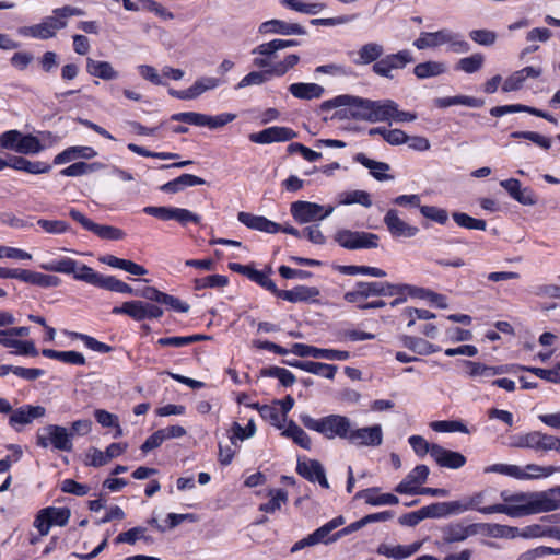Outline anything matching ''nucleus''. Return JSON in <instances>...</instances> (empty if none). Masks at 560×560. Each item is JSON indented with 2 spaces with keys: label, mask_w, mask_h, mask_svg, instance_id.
Returning <instances> with one entry per match:
<instances>
[{
  "label": "nucleus",
  "mask_w": 560,
  "mask_h": 560,
  "mask_svg": "<svg viewBox=\"0 0 560 560\" xmlns=\"http://www.w3.org/2000/svg\"><path fill=\"white\" fill-rule=\"evenodd\" d=\"M384 54V47L377 43H368L360 47L358 55L359 59L355 60L358 65H369L376 62Z\"/></svg>",
  "instance_id": "58836bf2"
},
{
  "label": "nucleus",
  "mask_w": 560,
  "mask_h": 560,
  "mask_svg": "<svg viewBox=\"0 0 560 560\" xmlns=\"http://www.w3.org/2000/svg\"><path fill=\"white\" fill-rule=\"evenodd\" d=\"M483 55L480 52H476L468 57L459 59V61L456 63V69L467 74H471L479 71L483 67Z\"/></svg>",
  "instance_id": "c03bdc74"
},
{
  "label": "nucleus",
  "mask_w": 560,
  "mask_h": 560,
  "mask_svg": "<svg viewBox=\"0 0 560 560\" xmlns=\"http://www.w3.org/2000/svg\"><path fill=\"white\" fill-rule=\"evenodd\" d=\"M282 435L292 439L295 444L304 450H311L312 441L308 434L300 428L293 420H290Z\"/></svg>",
  "instance_id": "ea45409f"
},
{
  "label": "nucleus",
  "mask_w": 560,
  "mask_h": 560,
  "mask_svg": "<svg viewBox=\"0 0 560 560\" xmlns=\"http://www.w3.org/2000/svg\"><path fill=\"white\" fill-rule=\"evenodd\" d=\"M446 70H447V67H446L445 62L430 60V61L418 63L413 68V74L418 79L422 80V79L441 75V74L445 73Z\"/></svg>",
  "instance_id": "e433bc0d"
},
{
  "label": "nucleus",
  "mask_w": 560,
  "mask_h": 560,
  "mask_svg": "<svg viewBox=\"0 0 560 560\" xmlns=\"http://www.w3.org/2000/svg\"><path fill=\"white\" fill-rule=\"evenodd\" d=\"M452 218L459 226L468 230L485 231L487 228V222L485 220L475 219L464 212H453Z\"/></svg>",
  "instance_id": "3c124183"
},
{
  "label": "nucleus",
  "mask_w": 560,
  "mask_h": 560,
  "mask_svg": "<svg viewBox=\"0 0 560 560\" xmlns=\"http://www.w3.org/2000/svg\"><path fill=\"white\" fill-rule=\"evenodd\" d=\"M98 288L118 293L131 294L133 292L128 283L112 276H103Z\"/></svg>",
  "instance_id": "4d7b16f0"
},
{
  "label": "nucleus",
  "mask_w": 560,
  "mask_h": 560,
  "mask_svg": "<svg viewBox=\"0 0 560 560\" xmlns=\"http://www.w3.org/2000/svg\"><path fill=\"white\" fill-rule=\"evenodd\" d=\"M296 471L300 476L311 482H318L323 488L328 489L329 482L326 478L324 466L316 459L299 462Z\"/></svg>",
  "instance_id": "a211bd4d"
},
{
  "label": "nucleus",
  "mask_w": 560,
  "mask_h": 560,
  "mask_svg": "<svg viewBox=\"0 0 560 560\" xmlns=\"http://www.w3.org/2000/svg\"><path fill=\"white\" fill-rule=\"evenodd\" d=\"M46 409L43 406L24 405L12 409L9 417V425L15 431H21L24 425L31 424L35 419L43 418Z\"/></svg>",
  "instance_id": "4468645a"
},
{
  "label": "nucleus",
  "mask_w": 560,
  "mask_h": 560,
  "mask_svg": "<svg viewBox=\"0 0 560 560\" xmlns=\"http://www.w3.org/2000/svg\"><path fill=\"white\" fill-rule=\"evenodd\" d=\"M477 535L492 538H504V525L493 523H476Z\"/></svg>",
  "instance_id": "338daca9"
},
{
  "label": "nucleus",
  "mask_w": 560,
  "mask_h": 560,
  "mask_svg": "<svg viewBox=\"0 0 560 560\" xmlns=\"http://www.w3.org/2000/svg\"><path fill=\"white\" fill-rule=\"evenodd\" d=\"M415 58L412 52L408 49H402L394 54H388L373 63L372 70L375 74L386 79H394V71L406 68L409 63L413 62Z\"/></svg>",
  "instance_id": "0eeeda50"
},
{
  "label": "nucleus",
  "mask_w": 560,
  "mask_h": 560,
  "mask_svg": "<svg viewBox=\"0 0 560 560\" xmlns=\"http://www.w3.org/2000/svg\"><path fill=\"white\" fill-rule=\"evenodd\" d=\"M541 74L540 68L525 67L508 77L502 85L503 92L520 90L527 78H538Z\"/></svg>",
  "instance_id": "c85d7f7f"
},
{
  "label": "nucleus",
  "mask_w": 560,
  "mask_h": 560,
  "mask_svg": "<svg viewBox=\"0 0 560 560\" xmlns=\"http://www.w3.org/2000/svg\"><path fill=\"white\" fill-rule=\"evenodd\" d=\"M339 205H353L359 203L363 207L370 208L372 206V200L369 192L364 190H352L342 192L339 196Z\"/></svg>",
  "instance_id": "49530a36"
},
{
  "label": "nucleus",
  "mask_w": 560,
  "mask_h": 560,
  "mask_svg": "<svg viewBox=\"0 0 560 560\" xmlns=\"http://www.w3.org/2000/svg\"><path fill=\"white\" fill-rule=\"evenodd\" d=\"M113 314H125L133 320L141 322L144 319H155L163 315V310L152 303L141 300H132L124 302L120 306H115L112 311Z\"/></svg>",
  "instance_id": "6e6552de"
},
{
  "label": "nucleus",
  "mask_w": 560,
  "mask_h": 560,
  "mask_svg": "<svg viewBox=\"0 0 560 560\" xmlns=\"http://www.w3.org/2000/svg\"><path fill=\"white\" fill-rule=\"evenodd\" d=\"M324 210V206L310 201H294L291 203V214L294 220L301 224L320 221V211Z\"/></svg>",
  "instance_id": "dca6fc26"
},
{
  "label": "nucleus",
  "mask_w": 560,
  "mask_h": 560,
  "mask_svg": "<svg viewBox=\"0 0 560 560\" xmlns=\"http://www.w3.org/2000/svg\"><path fill=\"white\" fill-rule=\"evenodd\" d=\"M144 540L147 542L152 541V539L145 535L144 527H133L127 532L120 533L116 538V544H129L133 545L137 540Z\"/></svg>",
  "instance_id": "8fccbe9b"
},
{
  "label": "nucleus",
  "mask_w": 560,
  "mask_h": 560,
  "mask_svg": "<svg viewBox=\"0 0 560 560\" xmlns=\"http://www.w3.org/2000/svg\"><path fill=\"white\" fill-rule=\"evenodd\" d=\"M340 271L343 275H350V276L365 275V276H371V277H376V278H383L386 276V272L383 269L376 268V267H370V266H354V265L341 266Z\"/></svg>",
  "instance_id": "603ef678"
},
{
  "label": "nucleus",
  "mask_w": 560,
  "mask_h": 560,
  "mask_svg": "<svg viewBox=\"0 0 560 560\" xmlns=\"http://www.w3.org/2000/svg\"><path fill=\"white\" fill-rule=\"evenodd\" d=\"M384 223L389 233L395 237H413L418 234L417 226L408 224L406 221L398 217L395 209H389L384 217Z\"/></svg>",
  "instance_id": "6ab92c4d"
},
{
  "label": "nucleus",
  "mask_w": 560,
  "mask_h": 560,
  "mask_svg": "<svg viewBox=\"0 0 560 560\" xmlns=\"http://www.w3.org/2000/svg\"><path fill=\"white\" fill-rule=\"evenodd\" d=\"M37 225L48 234H63L69 230V224L62 220H37Z\"/></svg>",
  "instance_id": "680f3d73"
},
{
  "label": "nucleus",
  "mask_w": 560,
  "mask_h": 560,
  "mask_svg": "<svg viewBox=\"0 0 560 560\" xmlns=\"http://www.w3.org/2000/svg\"><path fill=\"white\" fill-rule=\"evenodd\" d=\"M492 494V490L486 489L468 497L470 510H475L483 514L500 513V511L493 510L500 506L501 503H493Z\"/></svg>",
  "instance_id": "cd10ccee"
},
{
  "label": "nucleus",
  "mask_w": 560,
  "mask_h": 560,
  "mask_svg": "<svg viewBox=\"0 0 560 560\" xmlns=\"http://www.w3.org/2000/svg\"><path fill=\"white\" fill-rule=\"evenodd\" d=\"M49 444L58 451L71 452L73 448L72 434L65 427L48 424L37 433V445L46 448Z\"/></svg>",
  "instance_id": "39448f33"
},
{
  "label": "nucleus",
  "mask_w": 560,
  "mask_h": 560,
  "mask_svg": "<svg viewBox=\"0 0 560 560\" xmlns=\"http://www.w3.org/2000/svg\"><path fill=\"white\" fill-rule=\"evenodd\" d=\"M521 112L528 113L530 115L544 118L552 124H557V119L552 115H550L544 110H540L538 108L528 106V105L511 104V105L494 106L490 109V114L493 117H501L506 114L521 113Z\"/></svg>",
  "instance_id": "a878e982"
},
{
  "label": "nucleus",
  "mask_w": 560,
  "mask_h": 560,
  "mask_svg": "<svg viewBox=\"0 0 560 560\" xmlns=\"http://www.w3.org/2000/svg\"><path fill=\"white\" fill-rule=\"evenodd\" d=\"M268 495L270 500L259 506V510L266 513H275L288 501V493L283 489H270Z\"/></svg>",
  "instance_id": "79ce46f5"
},
{
  "label": "nucleus",
  "mask_w": 560,
  "mask_h": 560,
  "mask_svg": "<svg viewBox=\"0 0 560 560\" xmlns=\"http://www.w3.org/2000/svg\"><path fill=\"white\" fill-rule=\"evenodd\" d=\"M354 161L369 168L371 175L377 180L382 182L393 179V176L387 174L390 166L385 162L374 161L368 158L364 153H357L354 155Z\"/></svg>",
  "instance_id": "7c9ffc66"
},
{
  "label": "nucleus",
  "mask_w": 560,
  "mask_h": 560,
  "mask_svg": "<svg viewBox=\"0 0 560 560\" xmlns=\"http://www.w3.org/2000/svg\"><path fill=\"white\" fill-rule=\"evenodd\" d=\"M377 488H370L362 491H359L355 494V498H363L365 502L373 506L380 505H396L399 503L398 497L392 493H383L380 495H374V492H377Z\"/></svg>",
  "instance_id": "c9c22d12"
},
{
  "label": "nucleus",
  "mask_w": 560,
  "mask_h": 560,
  "mask_svg": "<svg viewBox=\"0 0 560 560\" xmlns=\"http://www.w3.org/2000/svg\"><path fill=\"white\" fill-rule=\"evenodd\" d=\"M505 504L493 509L511 517L551 512L560 508V490L550 489L541 492L501 493Z\"/></svg>",
  "instance_id": "f257e3e1"
},
{
  "label": "nucleus",
  "mask_w": 560,
  "mask_h": 560,
  "mask_svg": "<svg viewBox=\"0 0 560 560\" xmlns=\"http://www.w3.org/2000/svg\"><path fill=\"white\" fill-rule=\"evenodd\" d=\"M302 370L315 375H322L328 380H332L337 372V366L322 362L305 361Z\"/></svg>",
  "instance_id": "09e8293b"
},
{
  "label": "nucleus",
  "mask_w": 560,
  "mask_h": 560,
  "mask_svg": "<svg viewBox=\"0 0 560 560\" xmlns=\"http://www.w3.org/2000/svg\"><path fill=\"white\" fill-rule=\"evenodd\" d=\"M466 369V374L477 382H487L488 380L498 375V370L494 365H487L477 361H463Z\"/></svg>",
  "instance_id": "c756f323"
},
{
  "label": "nucleus",
  "mask_w": 560,
  "mask_h": 560,
  "mask_svg": "<svg viewBox=\"0 0 560 560\" xmlns=\"http://www.w3.org/2000/svg\"><path fill=\"white\" fill-rule=\"evenodd\" d=\"M345 107L336 113L340 119L352 118L355 120L371 121L372 100L343 94L322 103V109Z\"/></svg>",
  "instance_id": "f03ea898"
},
{
  "label": "nucleus",
  "mask_w": 560,
  "mask_h": 560,
  "mask_svg": "<svg viewBox=\"0 0 560 560\" xmlns=\"http://www.w3.org/2000/svg\"><path fill=\"white\" fill-rule=\"evenodd\" d=\"M86 71L92 77H96L105 81L116 80L119 78V72L115 70L108 61H98L88 58Z\"/></svg>",
  "instance_id": "2f4dec72"
},
{
  "label": "nucleus",
  "mask_w": 560,
  "mask_h": 560,
  "mask_svg": "<svg viewBox=\"0 0 560 560\" xmlns=\"http://www.w3.org/2000/svg\"><path fill=\"white\" fill-rule=\"evenodd\" d=\"M290 93L300 100L320 98L325 89L316 83H293L289 86Z\"/></svg>",
  "instance_id": "f704fd0d"
},
{
  "label": "nucleus",
  "mask_w": 560,
  "mask_h": 560,
  "mask_svg": "<svg viewBox=\"0 0 560 560\" xmlns=\"http://www.w3.org/2000/svg\"><path fill=\"white\" fill-rule=\"evenodd\" d=\"M402 345L420 355H428L440 350L438 347L430 343L429 341L422 338L411 336H404Z\"/></svg>",
  "instance_id": "a19ab883"
},
{
  "label": "nucleus",
  "mask_w": 560,
  "mask_h": 560,
  "mask_svg": "<svg viewBox=\"0 0 560 560\" xmlns=\"http://www.w3.org/2000/svg\"><path fill=\"white\" fill-rule=\"evenodd\" d=\"M51 525L65 526L71 515L68 508H46L45 509Z\"/></svg>",
  "instance_id": "0e129e2a"
},
{
  "label": "nucleus",
  "mask_w": 560,
  "mask_h": 560,
  "mask_svg": "<svg viewBox=\"0 0 560 560\" xmlns=\"http://www.w3.org/2000/svg\"><path fill=\"white\" fill-rule=\"evenodd\" d=\"M237 219L241 223L247 228L260 232L275 234L280 232L281 225L267 219L266 217L255 215L248 212L241 211L237 214Z\"/></svg>",
  "instance_id": "412c9836"
},
{
  "label": "nucleus",
  "mask_w": 560,
  "mask_h": 560,
  "mask_svg": "<svg viewBox=\"0 0 560 560\" xmlns=\"http://www.w3.org/2000/svg\"><path fill=\"white\" fill-rule=\"evenodd\" d=\"M52 13L54 15L47 16L44 20L47 22L55 34H57L58 31L67 27L69 18L81 16L84 14L83 10L72 5L57 8L52 11Z\"/></svg>",
  "instance_id": "5701e85b"
},
{
  "label": "nucleus",
  "mask_w": 560,
  "mask_h": 560,
  "mask_svg": "<svg viewBox=\"0 0 560 560\" xmlns=\"http://www.w3.org/2000/svg\"><path fill=\"white\" fill-rule=\"evenodd\" d=\"M378 240L377 234L370 232L340 230L335 234V241L341 247L349 250L376 248L378 246Z\"/></svg>",
  "instance_id": "1a4fd4ad"
},
{
  "label": "nucleus",
  "mask_w": 560,
  "mask_h": 560,
  "mask_svg": "<svg viewBox=\"0 0 560 560\" xmlns=\"http://www.w3.org/2000/svg\"><path fill=\"white\" fill-rule=\"evenodd\" d=\"M393 110H395V101L393 100H372L371 121L375 122H389L392 124Z\"/></svg>",
  "instance_id": "72a5a7b5"
},
{
  "label": "nucleus",
  "mask_w": 560,
  "mask_h": 560,
  "mask_svg": "<svg viewBox=\"0 0 560 560\" xmlns=\"http://www.w3.org/2000/svg\"><path fill=\"white\" fill-rule=\"evenodd\" d=\"M300 420L305 428L322 434L327 440L336 438L347 440L352 421L341 415H329L318 419L310 415H301Z\"/></svg>",
  "instance_id": "7ed1b4c3"
},
{
  "label": "nucleus",
  "mask_w": 560,
  "mask_h": 560,
  "mask_svg": "<svg viewBox=\"0 0 560 560\" xmlns=\"http://www.w3.org/2000/svg\"><path fill=\"white\" fill-rule=\"evenodd\" d=\"M228 277L221 275H211L201 279H196L195 289L201 290L205 288H223L228 284Z\"/></svg>",
  "instance_id": "e2e57ef3"
},
{
  "label": "nucleus",
  "mask_w": 560,
  "mask_h": 560,
  "mask_svg": "<svg viewBox=\"0 0 560 560\" xmlns=\"http://www.w3.org/2000/svg\"><path fill=\"white\" fill-rule=\"evenodd\" d=\"M432 458L441 467L458 469L466 464V457L454 451L446 450L439 444H432Z\"/></svg>",
  "instance_id": "aec40b11"
},
{
  "label": "nucleus",
  "mask_w": 560,
  "mask_h": 560,
  "mask_svg": "<svg viewBox=\"0 0 560 560\" xmlns=\"http://www.w3.org/2000/svg\"><path fill=\"white\" fill-rule=\"evenodd\" d=\"M319 290L316 287L298 285L291 290H279L277 296L291 303L316 301Z\"/></svg>",
  "instance_id": "bb28decb"
},
{
  "label": "nucleus",
  "mask_w": 560,
  "mask_h": 560,
  "mask_svg": "<svg viewBox=\"0 0 560 560\" xmlns=\"http://www.w3.org/2000/svg\"><path fill=\"white\" fill-rule=\"evenodd\" d=\"M90 232L94 233L102 240L119 241L126 236V233L116 226L93 223Z\"/></svg>",
  "instance_id": "37998d69"
},
{
  "label": "nucleus",
  "mask_w": 560,
  "mask_h": 560,
  "mask_svg": "<svg viewBox=\"0 0 560 560\" xmlns=\"http://www.w3.org/2000/svg\"><path fill=\"white\" fill-rule=\"evenodd\" d=\"M510 137L513 139L529 140L544 150L551 148V140L536 131H513Z\"/></svg>",
  "instance_id": "864d4df0"
},
{
  "label": "nucleus",
  "mask_w": 560,
  "mask_h": 560,
  "mask_svg": "<svg viewBox=\"0 0 560 560\" xmlns=\"http://www.w3.org/2000/svg\"><path fill=\"white\" fill-rule=\"evenodd\" d=\"M20 33L38 39H49L56 36L45 20L38 24L20 28Z\"/></svg>",
  "instance_id": "de8ad7c7"
},
{
  "label": "nucleus",
  "mask_w": 560,
  "mask_h": 560,
  "mask_svg": "<svg viewBox=\"0 0 560 560\" xmlns=\"http://www.w3.org/2000/svg\"><path fill=\"white\" fill-rule=\"evenodd\" d=\"M14 279L42 288H52L60 284V279L56 276L45 275L27 269H15Z\"/></svg>",
  "instance_id": "4be33fe9"
},
{
  "label": "nucleus",
  "mask_w": 560,
  "mask_h": 560,
  "mask_svg": "<svg viewBox=\"0 0 560 560\" xmlns=\"http://www.w3.org/2000/svg\"><path fill=\"white\" fill-rule=\"evenodd\" d=\"M65 332L74 339L82 340L84 342V345L93 351H96L100 353H108L112 351L110 346H108L104 342H101L89 335H84V334L75 332V331H65Z\"/></svg>",
  "instance_id": "5fc2aeb1"
},
{
  "label": "nucleus",
  "mask_w": 560,
  "mask_h": 560,
  "mask_svg": "<svg viewBox=\"0 0 560 560\" xmlns=\"http://www.w3.org/2000/svg\"><path fill=\"white\" fill-rule=\"evenodd\" d=\"M78 262L71 258H62L54 262L42 264L40 268L46 271L73 273L75 272Z\"/></svg>",
  "instance_id": "6e6d98bb"
},
{
  "label": "nucleus",
  "mask_w": 560,
  "mask_h": 560,
  "mask_svg": "<svg viewBox=\"0 0 560 560\" xmlns=\"http://www.w3.org/2000/svg\"><path fill=\"white\" fill-rule=\"evenodd\" d=\"M471 40L481 46H492L497 40V33L490 30H472L469 32Z\"/></svg>",
  "instance_id": "774afa93"
},
{
  "label": "nucleus",
  "mask_w": 560,
  "mask_h": 560,
  "mask_svg": "<svg viewBox=\"0 0 560 560\" xmlns=\"http://www.w3.org/2000/svg\"><path fill=\"white\" fill-rule=\"evenodd\" d=\"M430 469L425 465L416 466L395 488L399 494H418L421 485L429 477Z\"/></svg>",
  "instance_id": "ddd939ff"
},
{
  "label": "nucleus",
  "mask_w": 560,
  "mask_h": 560,
  "mask_svg": "<svg viewBox=\"0 0 560 560\" xmlns=\"http://www.w3.org/2000/svg\"><path fill=\"white\" fill-rule=\"evenodd\" d=\"M521 112L528 113L530 115L544 118L552 124H557V119L552 115H550L544 110H540L538 108L528 106V105L511 104V105L494 106L490 109V114L493 117H501L506 114L521 113Z\"/></svg>",
  "instance_id": "393cba45"
},
{
  "label": "nucleus",
  "mask_w": 560,
  "mask_h": 560,
  "mask_svg": "<svg viewBox=\"0 0 560 560\" xmlns=\"http://www.w3.org/2000/svg\"><path fill=\"white\" fill-rule=\"evenodd\" d=\"M222 81L215 77H200L188 88L190 100L200 97L203 93L215 90Z\"/></svg>",
  "instance_id": "4c0bfd02"
},
{
  "label": "nucleus",
  "mask_w": 560,
  "mask_h": 560,
  "mask_svg": "<svg viewBox=\"0 0 560 560\" xmlns=\"http://www.w3.org/2000/svg\"><path fill=\"white\" fill-rule=\"evenodd\" d=\"M365 296L418 295L421 289L409 284H392L389 282H361Z\"/></svg>",
  "instance_id": "9d476101"
},
{
  "label": "nucleus",
  "mask_w": 560,
  "mask_h": 560,
  "mask_svg": "<svg viewBox=\"0 0 560 560\" xmlns=\"http://www.w3.org/2000/svg\"><path fill=\"white\" fill-rule=\"evenodd\" d=\"M44 150L40 140L33 135H22L15 152L20 154H37Z\"/></svg>",
  "instance_id": "a18cd8bd"
},
{
  "label": "nucleus",
  "mask_w": 560,
  "mask_h": 560,
  "mask_svg": "<svg viewBox=\"0 0 560 560\" xmlns=\"http://www.w3.org/2000/svg\"><path fill=\"white\" fill-rule=\"evenodd\" d=\"M291 353L302 358L312 357L330 361H346L350 358V353L348 351L322 349L305 343H294L291 348Z\"/></svg>",
  "instance_id": "f8f14e48"
},
{
  "label": "nucleus",
  "mask_w": 560,
  "mask_h": 560,
  "mask_svg": "<svg viewBox=\"0 0 560 560\" xmlns=\"http://www.w3.org/2000/svg\"><path fill=\"white\" fill-rule=\"evenodd\" d=\"M347 441L357 446H380L383 443V431L380 424L353 428L351 423Z\"/></svg>",
  "instance_id": "9b49d317"
},
{
  "label": "nucleus",
  "mask_w": 560,
  "mask_h": 560,
  "mask_svg": "<svg viewBox=\"0 0 560 560\" xmlns=\"http://www.w3.org/2000/svg\"><path fill=\"white\" fill-rule=\"evenodd\" d=\"M476 535V523L464 524L463 522H455L442 528V538L446 544L462 542Z\"/></svg>",
  "instance_id": "f3484780"
},
{
  "label": "nucleus",
  "mask_w": 560,
  "mask_h": 560,
  "mask_svg": "<svg viewBox=\"0 0 560 560\" xmlns=\"http://www.w3.org/2000/svg\"><path fill=\"white\" fill-rule=\"evenodd\" d=\"M102 275L97 273L93 268L82 265L75 269L74 278L95 287H100Z\"/></svg>",
  "instance_id": "052dcab7"
},
{
  "label": "nucleus",
  "mask_w": 560,
  "mask_h": 560,
  "mask_svg": "<svg viewBox=\"0 0 560 560\" xmlns=\"http://www.w3.org/2000/svg\"><path fill=\"white\" fill-rule=\"evenodd\" d=\"M206 180L201 177L191 174H182L177 178L170 180L161 186L164 192L175 194L183 190L185 187L205 185Z\"/></svg>",
  "instance_id": "473e14b6"
},
{
  "label": "nucleus",
  "mask_w": 560,
  "mask_h": 560,
  "mask_svg": "<svg viewBox=\"0 0 560 560\" xmlns=\"http://www.w3.org/2000/svg\"><path fill=\"white\" fill-rule=\"evenodd\" d=\"M281 3L291 10L305 14H317L325 8L323 3L306 4L299 0H282Z\"/></svg>",
  "instance_id": "13d9d810"
},
{
  "label": "nucleus",
  "mask_w": 560,
  "mask_h": 560,
  "mask_svg": "<svg viewBox=\"0 0 560 560\" xmlns=\"http://www.w3.org/2000/svg\"><path fill=\"white\" fill-rule=\"evenodd\" d=\"M236 118L235 114L223 113L217 116H209L196 112L176 113L171 116L173 121H182L198 127H208L210 129H218L224 127L226 124Z\"/></svg>",
  "instance_id": "423d86ee"
},
{
  "label": "nucleus",
  "mask_w": 560,
  "mask_h": 560,
  "mask_svg": "<svg viewBox=\"0 0 560 560\" xmlns=\"http://www.w3.org/2000/svg\"><path fill=\"white\" fill-rule=\"evenodd\" d=\"M298 133L291 128L273 126L259 132L250 133L249 140L254 143L268 144L272 142H284L294 139Z\"/></svg>",
  "instance_id": "2eb2a0df"
},
{
  "label": "nucleus",
  "mask_w": 560,
  "mask_h": 560,
  "mask_svg": "<svg viewBox=\"0 0 560 560\" xmlns=\"http://www.w3.org/2000/svg\"><path fill=\"white\" fill-rule=\"evenodd\" d=\"M443 45H447L448 49L456 54H465L470 50V45L464 36L448 28L436 32H421L413 42V46L419 50L433 49Z\"/></svg>",
  "instance_id": "20e7f679"
},
{
  "label": "nucleus",
  "mask_w": 560,
  "mask_h": 560,
  "mask_svg": "<svg viewBox=\"0 0 560 560\" xmlns=\"http://www.w3.org/2000/svg\"><path fill=\"white\" fill-rule=\"evenodd\" d=\"M261 34L275 33L281 35H305L306 30L298 23H288L281 20H270L259 26Z\"/></svg>",
  "instance_id": "b1692460"
},
{
  "label": "nucleus",
  "mask_w": 560,
  "mask_h": 560,
  "mask_svg": "<svg viewBox=\"0 0 560 560\" xmlns=\"http://www.w3.org/2000/svg\"><path fill=\"white\" fill-rule=\"evenodd\" d=\"M377 553L395 560H402L410 557L405 545L389 546L381 544L377 547Z\"/></svg>",
  "instance_id": "bf43d9fd"
},
{
  "label": "nucleus",
  "mask_w": 560,
  "mask_h": 560,
  "mask_svg": "<svg viewBox=\"0 0 560 560\" xmlns=\"http://www.w3.org/2000/svg\"><path fill=\"white\" fill-rule=\"evenodd\" d=\"M540 431H533L526 434L520 435L517 441L514 443V446L521 448H533L539 451L540 448Z\"/></svg>",
  "instance_id": "69168bd1"
}]
</instances>
